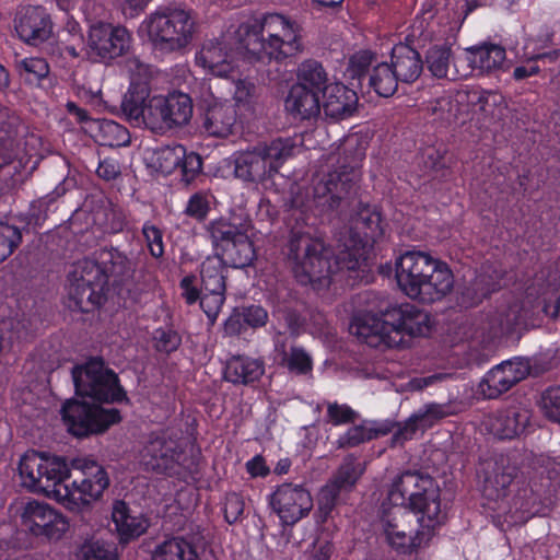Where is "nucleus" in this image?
I'll return each mask as SVG.
<instances>
[{"mask_svg": "<svg viewBox=\"0 0 560 560\" xmlns=\"http://www.w3.org/2000/svg\"><path fill=\"white\" fill-rule=\"evenodd\" d=\"M237 38L249 62H283L304 51L302 26L278 13L264 14L241 23Z\"/></svg>", "mask_w": 560, "mask_h": 560, "instance_id": "f257e3e1", "label": "nucleus"}, {"mask_svg": "<svg viewBox=\"0 0 560 560\" xmlns=\"http://www.w3.org/2000/svg\"><path fill=\"white\" fill-rule=\"evenodd\" d=\"M288 260L294 277L304 285H328L334 273L346 269L340 262V248L331 260V252L323 240L301 231L291 232Z\"/></svg>", "mask_w": 560, "mask_h": 560, "instance_id": "f03ea898", "label": "nucleus"}, {"mask_svg": "<svg viewBox=\"0 0 560 560\" xmlns=\"http://www.w3.org/2000/svg\"><path fill=\"white\" fill-rule=\"evenodd\" d=\"M298 147L295 139L291 137L257 142L232 155L230 164L233 166V175L244 183L265 186L295 154Z\"/></svg>", "mask_w": 560, "mask_h": 560, "instance_id": "7ed1b4c3", "label": "nucleus"}, {"mask_svg": "<svg viewBox=\"0 0 560 560\" xmlns=\"http://www.w3.org/2000/svg\"><path fill=\"white\" fill-rule=\"evenodd\" d=\"M410 509L383 504L381 523L387 542L398 552L411 555L425 547L435 535V529L443 523L419 516Z\"/></svg>", "mask_w": 560, "mask_h": 560, "instance_id": "20e7f679", "label": "nucleus"}, {"mask_svg": "<svg viewBox=\"0 0 560 560\" xmlns=\"http://www.w3.org/2000/svg\"><path fill=\"white\" fill-rule=\"evenodd\" d=\"M440 488L429 475L407 470L397 476L388 491L390 504L404 505L435 523H444L446 513L441 508Z\"/></svg>", "mask_w": 560, "mask_h": 560, "instance_id": "39448f33", "label": "nucleus"}, {"mask_svg": "<svg viewBox=\"0 0 560 560\" xmlns=\"http://www.w3.org/2000/svg\"><path fill=\"white\" fill-rule=\"evenodd\" d=\"M148 37L154 50L170 54L190 45L196 32L191 12L180 7H161L145 21Z\"/></svg>", "mask_w": 560, "mask_h": 560, "instance_id": "423d86ee", "label": "nucleus"}, {"mask_svg": "<svg viewBox=\"0 0 560 560\" xmlns=\"http://www.w3.org/2000/svg\"><path fill=\"white\" fill-rule=\"evenodd\" d=\"M381 214L370 206H362L351 219V225L340 234V262L347 270H357L365 264L368 250L383 236Z\"/></svg>", "mask_w": 560, "mask_h": 560, "instance_id": "0eeeda50", "label": "nucleus"}, {"mask_svg": "<svg viewBox=\"0 0 560 560\" xmlns=\"http://www.w3.org/2000/svg\"><path fill=\"white\" fill-rule=\"evenodd\" d=\"M359 173L354 166L342 165L314 180L306 200L301 195L292 199V206L303 211H317L319 214L337 209L355 189Z\"/></svg>", "mask_w": 560, "mask_h": 560, "instance_id": "6e6552de", "label": "nucleus"}, {"mask_svg": "<svg viewBox=\"0 0 560 560\" xmlns=\"http://www.w3.org/2000/svg\"><path fill=\"white\" fill-rule=\"evenodd\" d=\"M18 469L23 487L62 503L63 481L70 476V469L62 458L28 451L20 458Z\"/></svg>", "mask_w": 560, "mask_h": 560, "instance_id": "1a4fd4ad", "label": "nucleus"}, {"mask_svg": "<svg viewBox=\"0 0 560 560\" xmlns=\"http://www.w3.org/2000/svg\"><path fill=\"white\" fill-rule=\"evenodd\" d=\"M71 483H66L62 504L69 510H80L98 500L109 486V478L104 467L97 462L78 457L71 462Z\"/></svg>", "mask_w": 560, "mask_h": 560, "instance_id": "9d476101", "label": "nucleus"}, {"mask_svg": "<svg viewBox=\"0 0 560 560\" xmlns=\"http://www.w3.org/2000/svg\"><path fill=\"white\" fill-rule=\"evenodd\" d=\"M72 378L75 392L80 396L105 402L127 400L117 374L107 369L102 359L93 358L82 366H74Z\"/></svg>", "mask_w": 560, "mask_h": 560, "instance_id": "9b49d317", "label": "nucleus"}, {"mask_svg": "<svg viewBox=\"0 0 560 560\" xmlns=\"http://www.w3.org/2000/svg\"><path fill=\"white\" fill-rule=\"evenodd\" d=\"M104 279L90 258L79 261L69 276L68 306L82 313L98 307L104 301Z\"/></svg>", "mask_w": 560, "mask_h": 560, "instance_id": "f8f14e48", "label": "nucleus"}, {"mask_svg": "<svg viewBox=\"0 0 560 560\" xmlns=\"http://www.w3.org/2000/svg\"><path fill=\"white\" fill-rule=\"evenodd\" d=\"M238 27L219 38L206 40L196 54V63L219 78H230L237 69V57L246 59V51L238 40Z\"/></svg>", "mask_w": 560, "mask_h": 560, "instance_id": "ddd939ff", "label": "nucleus"}, {"mask_svg": "<svg viewBox=\"0 0 560 560\" xmlns=\"http://www.w3.org/2000/svg\"><path fill=\"white\" fill-rule=\"evenodd\" d=\"M61 412L68 431L78 438L104 432L120 421V415L116 408H103L77 400L67 401Z\"/></svg>", "mask_w": 560, "mask_h": 560, "instance_id": "4468645a", "label": "nucleus"}, {"mask_svg": "<svg viewBox=\"0 0 560 560\" xmlns=\"http://www.w3.org/2000/svg\"><path fill=\"white\" fill-rule=\"evenodd\" d=\"M131 43L132 36L126 27L97 22L90 26L86 52L93 61L108 63L127 54Z\"/></svg>", "mask_w": 560, "mask_h": 560, "instance_id": "2eb2a0df", "label": "nucleus"}, {"mask_svg": "<svg viewBox=\"0 0 560 560\" xmlns=\"http://www.w3.org/2000/svg\"><path fill=\"white\" fill-rule=\"evenodd\" d=\"M384 308L378 314L366 312L357 315L350 324V332L361 342L372 348H398L401 347V336L392 326L390 320L385 318Z\"/></svg>", "mask_w": 560, "mask_h": 560, "instance_id": "dca6fc26", "label": "nucleus"}, {"mask_svg": "<svg viewBox=\"0 0 560 560\" xmlns=\"http://www.w3.org/2000/svg\"><path fill=\"white\" fill-rule=\"evenodd\" d=\"M269 504L283 525H294L313 509V498L302 485L285 482L271 493Z\"/></svg>", "mask_w": 560, "mask_h": 560, "instance_id": "f3484780", "label": "nucleus"}, {"mask_svg": "<svg viewBox=\"0 0 560 560\" xmlns=\"http://www.w3.org/2000/svg\"><path fill=\"white\" fill-rule=\"evenodd\" d=\"M22 525L34 536L59 540L69 528V522L49 504L36 500L27 502L21 514Z\"/></svg>", "mask_w": 560, "mask_h": 560, "instance_id": "a211bd4d", "label": "nucleus"}, {"mask_svg": "<svg viewBox=\"0 0 560 560\" xmlns=\"http://www.w3.org/2000/svg\"><path fill=\"white\" fill-rule=\"evenodd\" d=\"M438 260L424 252L410 250L402 254L396 260V279L400 290L408 298L416 294V288Z\"/></svg>", "mask_w": 560, "mask_h": 560, "instance_id": "6ab92c4d", "label": "nucleus"}, {"mask_svg": "<svg viewBox=\"0 0 560 560\" xmlns=\"http://www.w3.org/2000/svg\"><path fill=\"white\" fill-rule=\"evenodd\" d=\"M104 276V285L109 282L113 285H127L132 282L137 264L125 253L116 248H102L94 254V258H90Z\"/></svg>", "mask_w": 560, "mask_h": 560, "instance_id": "aec40b11", "label": "nucleus"}, {"mask_svg": "<svg viewBox=\"0 0 560 560\" xmlns=\"http://www.w3.org/2000/svg\"><path fill=\"white\" fill-rule=\"evenodd\" d=\"M383 314L401 336V346L405 335L419 337L430 331V315L413 304H388Z\"/></svg>", "mask_w": 560, "mask_h": 560, "instance_id": "412c9836", "label": "nucleus"}, {"mask_svg": "<svg viewBox=\"0 0 560 560\" xmlns=\"http://www.w3.org/2000/svg\"><path fill=\"white\" fill-rule=\"evenodd\" d=\"M528 374V366L523 362L505 361L491 369L480 383L485 397L493 399L511 389Z\"/></svg>", "mask_w": 560, "mask_h": 560, "instance_id": "4be33fe9", "label": "nucleus"}, {"mask_svg": "<svg viewBox=\"0 0 560 560\" xmlns=\"http://www.w3.org/2000/svg\"><path fill=\"white\" fill-rule=\"evenodd\" d=\"M14 27L19 37L30 44L38 45L49 38L52 24L42 7H24L15 15Z\"/></svg>", "mask_w": 560, "mask_h": 560, "instance_id": "5701e85b", "label": "nucleus"}, {"mask_svg": "<svg viewBox=\"0 0 560 560\" xmlns=\"http://www.w3.org/2000/svg\"><path fill=\"white\" fill-rule=\"evenodd\" d=\"M453 287L454 276L452 270L446 262L439 259L425 275L424 280L416 288V294L410 295V299L431 304L443 300L451 293Z\"/></svg>", "mask_w": 560, "mask_h": 560, "instance_id": "b1692460", "label": "nucleus"}, {"mask_svg": "<svg viewBox=\"0 0 560 560\" xmlns=\"http://www.w3.org/2000/svg\"><path fill=\"white\" fill-rule=\"evenodd\" d=\"M180 450L177 440L164 434L150 439L143 452V462L148 469L168 472L177 464Z\"/></svg>", "mask_w": 560, "mask_h": 560, "instance_id": "393cba45", "label": "nucleus"}, {"mask_svg": "<svg viewBox=\"0 0 560 560\" xmlns=\"http://www.w3.org/2000/svg\"><path fill=\"white\" fill-rule=\"evenodd\" d=\"M465 52L470 73L491 75L505 68L506 51L498 44L483 43L466 48Z\"/></svg>", "mask_w": 560, "mask_h": 560, "instance_id": "a878e982", "label": "nucleus"}, {"mask_svg": "<svg viewBox=\"0 0 560 560\" xmlns=\"http://www.w3.org/2000/svg\"><path fill=\"white\" fill-rule=\"evenodd\" d=\"M530 421V412L526 408L511 407L490 416L486 422L488 430L501 440L521 435Z\"/></svg>", "mask_w": 560, "mask_h": 560, "instance_id": "bb28decb", "label": "nucleus"}, {"mask_svg": "<svg viewBox=\"0 0 560 560\" xmlns=\"http://www.w3.org/2000/svg\"><path fill=\"white\" fill-rule=\"evenodd\" d=\"M236 121L235 105L228 101H213L206 108L203 127L210 136L225 138L232 135Z\"/></svg>", "mask_w": 560, "mask_h": 560, "instance_id": "cd10ccee", "label": "nucleus"}, {"mask_svg": "<svg viewBox=\"0 0 560 560\" xmlns=\"http://www.w3.org/2000/svg\"><path fill=\"white\" fill-rule=\"evenodd\" d=\"M285 110L295 119H311L318 116L322 108L319 93L302 84H293L284 101Z\"/></svg>", "mask_w": 560, "mask_h": 560, "instance_id": "c85d7f7f", "label": "nucleus"}, {"mask_svg": "<svg viewBox=\"0 0 560 560\" xmlns=\"http://www.w3.org/2000/svg\"><path fill=\"white\" fill-rule=\"evenodd\" d=\"M390 67L401 83L415 82L423 71V60L418 50L406 44L395 45L390 54Z\"/></svg>", "mask_w": 560, "mask_h": 560, "instance_id": "c756f323", "label": "nucleus"}, {"mask_svg": "<svg viewBox=\"0 0 560 560\" xmlns=\"http://www.w3.org/2000/svg\"><path fill=\"white\" fill-rule=\"evenodd\" d=\"M323 108L327 116L343 119L355 110L357 93L341 83L329 84L323 93Z\"/></svg>", "mask_w": 560, "mask_h": 560, "instance_id": "7c9ffc66", "label": "nucleus"}, {"mask_svg": "<svg viewBox=\"0 0 560 560\" xmlns=\"http://www.w3.org/2000/svg\"><path fill=\"white\" fill-rule=\"evenodd\" d=\"M424 62L429 72L436 79L455 81L469 75L468 72H460L456 68L453 50L447 45L431 46L425 52Z\"/></svg>", "mask_w": 560, "mask_h": 560, "instance_id": "2f4dec72", "label": "nucleus"}, {"mask_svg": "<svg viewBox=\"0 0 560 560\" xmlns=\"http://www.w3.org/2000/svg\"><path fill=\"white\" fill-rule=\"evenodd\" d=\"M265 373L264 361L247 355H233L224 368L225 381L235 385H248L258 381Z\"/></svg>", "mask_w": 560, "mask_h": 560, "instance_id": "473e14b6", "label": "nucleus"}, {"mask_svg": "<svg viewBox=\"0 0 560 560\" xmlns=\"http://www.w3.org/2000/svg\"><path fill=\"white\" fill-rule=\"evenodd\" d=\"M112 520L119 539L128 542L142 535L148 528V521L141 513H135L124 501H116L113 506Z\"/></svg>", "mask_w": 560, "mask_h": 560, "instance_id": "72a5a7b5", "label": "nucleus"}, {"mask_svg": "<svg viewBox=\"0 0 560 560\" xmlns=\"http://www.w3.org/2000/svg\"><path fill=\"white\" fill-rule=\"evenodd\" d=\"M515 476L516 468L505 464L503 458L493 463L489 462L486 467L483 494L490 500L503 498Z\"/></svg>", "mask_w": 560, "mask_h": 560, "instance_id": "f704fd0d", "label": "nucleus"}, {"mask_svg": "<svg viewBox=\"0 0 560 560\" xmlns=\"http://www.w3.org/2000/svg\"><path fill=\"white\" fill-rule=\"evenodd\" d=\"M164 98L172 130L188 125L194 113L191 97L183 92H172L165 95Z\"/></svg>", "mask_w": 560, "mask_h": 560, "instance_id": "c9c22d12", "label": "nucleus"}, {"mask_svg": "<svg viewBox=\"0 0 560 560\" xmlns=\"http://www.w3.org/2000/svg\"><path fill=\"white\" fill-rule=\"evenodd\" d=\"M149 98L151 97L148 84L130 85L121 101V110L129 120L141 125Z\"/></svg>", "mask_w": 560, "mask_h": 560, "instance_id": "e433bc0d", "label": "nucleus"}, {"mask_svg": "<svg viewBox=\"0 0 560 560\" xmlns=\"http://www.w3.org/2000/svg\"><path fill=\"white\" fill-rule=\"evenodd\" d=\"M226 262L221 255L207 257L200 267L201 289L225 291Z\"/></svg>", "mask_w": 560, "mask_h": 560, "instance_id": "4c0bfd02", "label": "nucleus"}, {"mask_svg": "<svg viewBox=\"0 0 560 560\" xmlns=\"http://www.w3.org/2000/svg\"><path fill=\"white\" fill-rule=\"evenodd\" d=\"M151 560H200L194 546L182 537H172L156 545Z\"/></svg>", "mask_w": 560, "mask_h": 560, "instance_id": "58836bf2", "label": "nucleus"}, {"mask_svg": "<svg viewBox=\"0 0 560 560\" xmlns=\"http://www.w3.org/2000/svg\"><path fill=\"white\" fill-rule=\"evenodd\" d=\"M221 257L234 268L249 266L255 258V249L248 232L240 234L235 241L226 243Z\"/></svg>", "mask_w": 560, "mask_h": 560, "instance_id": "ea45409f", "label": "nucleus"}, {"mask_svg": "<svg viewBox=\"0 0 560 560\" xmlns=\"http://www.w3.org/2000/svg\"><path fill=\"white\" fill-rule=\"evenodd\" d=\"M167 118L166 102L163 95L149 98L141 125L158 135H165L172 130Z\"/></svg>", "mask_w": 560, "mask_h": 560, "instance_id": "a19ab883", "label": "nucleus"}, {"mask_svg": "<svg viewBox=\"0 0 560 560\" xmlns=\"http://www.w3.org/2000/svg\"><path fill=\"white\" fill-rule=\"evenodd\" d=\"M248 229L249 224L246 222L236 223L223 218L211 221L207 226L212 243L215 247H220L222 252L226 243L235 241L240 234L247 233Z\"/></svg>", "mask_w": 560, "mask_h": 560, "instance_id": "79ce46f5", "label": "nucleus"}, {"mask_svg": "<svg viewBox=\"0 0 560 560\" xmlns=\"http://www.w3.org/2000/svg\"><path fill=\"white\" fill-rule=\"evenodd\" d=\"M363 472L364 465L353 455H348L328 482L342 492H350Z\"/></svg>", "mask_w": 560, "mask_h": 560, "instance_id": "37998d69", "label": "nucleus"}, {"mask_svg": "<svg viewBox=\"0 0 560 560\" xmlns=\"http://www.w3.org/2000/svg\"><path fill=\"white\" fill-rule=\"evenodd\" d=\"M400 80L387 62L377 63L369 78V84L383 97L392 96L398 88Z\"/></svg>", "mask_w": 560, "mask_h": 560, "instance_id": "c03bdc74", "label": "nucleus"}, {"mask_svg": "<svg viewBox=\"0 0 560 560\" xmlns=\"http://www.w3.org/2000/svg\"><path fill=\"white\" fill-rule=\"evenodd\" d=\"M299 82L311 90H316L317 93H324L327 84V73L323 66L315 60H306L301 63L298 73Z\"/></svg>", "mask_w": 560, "mask_h": 560, "instance_id": "a18cd8bd", "label": "nucleus"}, {"mask_svg": "<svg viewBox=\"0 0 560 560\" xmlns=\"http://www.w3.org/2000/svg\"><path fill=\"white\" fill-rule=\"evenodd\" d=\"M184 158L185 149L183 145H165L154 150L151 162L161 173L171 174L179 167Z\"/></svg>", "mask_w": 560, "mask_h": 560, "instance_id": "49530a36", "label": "nucleus"}, {"mask_svg": "<svg viewBox=\"0 0 560 560\" xmlns=\"http://www.w3.org/2000/svg\"><path fill=\"white\" fill-rule=\"evenodd\" d=\"M468 98L474 112L482 114L486 118L494 117L503 102L502 95L491 91H472Z\"/></svg>", "mask_w": 560, "mask_h": 560, "instance_id": "de8ad7c7", "label": "nucleus"}, {"mask_svg": "<svg viewBox=\"0 0 560 560\" xmlns=\"http://www.w3.org/2000/svg\"><path fill=\"white\" fill-rule=\"evenodd\" d=\"M100 137L103 145L107 147H122L130 142V133L120 124L114 120H103L100 124Z\"/></svg>", "mask_w": 560, "mask_h": 560, "instance_id": "09e8293b", "label": "nucleus"}, {"mask_svg": "<svg viewBox=\"0 0 560 560\" xmlns=\"http://www.w3.org/2000/svg\"><path fill=\"white\" fill-rule=\"evenodd\" d=\"M343 492L327 482L322 487L317 498V520L325 522L332 513L334 509L340 501Z\"/></svg>", "mask_w": 560, "mask_h": 560, "instance_id": "8fccbe9b", "label": "nucleus"}, {"mask_svg": "<svg viewBox=\"0 0 560 560\" xmlns=\"http://www.w3.org/2000/svg\"><path fill=\"white\" fill-rule=\"evenodd\" d=\"M22 243V231L5 222H0V262L10 257Z\"/></svg>", "mask_w": 560, "mask_h": 560, "instance_id": "3c124183", "label": "nucleus"}, {"mask_svg": "<svg viewBox=\"0 0 560 560\" xmlns=\"http://www.w3.org/2000/svg\"><path fill=\"white\" fill-rule=\"evenodd\" d=\"M428 112L435 119L451 124L458 118L459 103L450 96L440 97L430 104Z\"/></svg>", "mask_w": 560, "mask_h": 560, "instance_id": "603ef678", "label": "nucleus"}, {"mask_svg": "<svg viewBox=\"0 0 560 560\" xmlns=\"http://www.w3.org/2000/svg\"><path fill=\"white\" fill-rule=\"evenodd\" d=\"M210 199L211 196L207 192H195L189 197L184 213L198 222L205 221L211 209Z\"/></svg>", "mask_w": 560, "mask_h": 560, "instance_id": "864d4df0", "label": "nucleus"}, {"mask_svg": "<svg viewBox=\"0 0 560 560\" xmlns=\"http://www.w3.org/2000/svg\"><path fill=\"white\" fill-rule=\"evenodd\" d=\"M20 73L28 82L39 81L49 74V65L44 58H24L18 62Z\"/></svg>", "mask_w": 560, "mask_h": 560, "instance_id": "5fc2aeb1", "label": "nucleus"}, {"mask_svg": "<svg viewBox=\"0 0 560 560\" xmlns=\"http://www.w3.org/2000/svg\"><path fill=\"white\" fill-rule=\"evenodd\" d=\"M539 406L548 420L560 424V386H551L544 390Z\"/></svg>", "mask_w": 560, "mask_h": 560, "instance_id": "6e6d98bb", "label": "nucleus"}, {"mask_svg": "<svg viewBox=\"0 0 560 560\" xmlns=\"http://www.w3.org/2000/svg\"><path fill=\"white\" fill-rule=\"evenodd\" d=\"M81 551L82 560H117L115 547L103 540L86 541Z\"/></svg>", "mask_w": 560, "mask_h": 560, "instance_id": "4d7b16f0", "label": "nucleus"}, {"mask_svg": "<svg viewBox=\"0 0 560 560\" xmlns=\"http://www.w3.org/2000/svg\"><path fill=\"white\" fill-rule=\"evenodd\" d=\"M282 361L290 372L307 374L312 371V359L302 348L292 347L283 352Z\"/></svg>", "mask_w": 560, "mask_h": 560, "instance_id": "13d9d810", "label": "nucleus"}, {"mask_svg": "<svg viewBox=\"0 0 560 560\" xmlns=\"http://www.w3.org/2000/svg\"><path fill=\"white\" fill-rule=\"evenodd\" d=\"M527 311L520 302L511 304L506 311L500 314L498 326L501 331H511L526 323Z\"/></svg>", "mask_w": 560, "mask_h": 560, "instance_id": "bf43d9fd", "label": "nucleus"}, {"mask_svg": "<svg viewBox=\"0 0 560 560\" xmlns=\"http://www.w3.org/2000/svg\"><path fill=\"white\" fill-rule=\"evenodd\" d=\"M200 307L211 322L214 323L225 301V291H207L201 289Z\"/></svg>", "mask_w": 560, "mask_h": 560, "instance_id": "052dcab7", "label": "nucleus"}, {"mask_svg": "<svg viewBox=\"0 0 560 560\" xmlns=\"http://www.w3.org/2000/svg\"><path fill=\"white\" fill-rule=\"evenodd\" d=\"M124 68L129 74L130 85L143 83L149 85L152 77V69L148 63H144L140 58L131 56L125 59Z\"/></svg>", "mask_w": 560, "mask_h": 560, "instance_id": "680f3d73", "label": "nucleus"}, {"mask_svg": "<svg viewBox=\"0 0 560 560\" xmlns=\"http://www.w3.org/2000/svg\"><path fill=\"white\" fill-rule=\"evenodd\" d=\"M256 98L257 88L254 83L247 80L235 82L234 101L240 108L252 112Z\"/></svg>", "mask_w": 560, "mask_h": 560, "instance_id": "e2e57ef3", "label": "nucleus"}, {"mask_svg": "<svg viewBox=\"0 0 560 560\" xmlns=\"http://www.w3.org/2000/svg\"><path fill=\"white\" fill-rule=\"evenodd\" d=\"M63 189L59 190L57 188L52 194H49L45 197L38 198L37 200L33 201L31 203L28 211L30 222L34 223L35 225L42 224L47 218L49 205L54 202L58 197L63 195Z\"/></svg>", "mask_w": 560, "mask_h": 560, "instance_id": "0e129e2a", "label": "nucleus"}, {"mask_svg": "<svg viewBox=\"0 0 560 560\" xmlns=\"http://www.w3.org/2000/svg\"><path fill=\"white\" fill-rule=\"evenodd\" d=\"M154 347L158 351L171 353L182 343V338L172 328H158L153 335Z\"/></svg>", "mask_w": 560, "mask_h": 560, "instance_id": "69168bd1", "label": "nucleus"}, {"mask_svg": "<svg viewBox=\"0 0 560 560\" xmlns=\"http://www.w3.org/2000/svg\"><path fill=\"white\" fill-rule=\"evenodd\" d=\"M358 413L348 405L327 402L326 420L332 425L348 424L354 422Z\"/></svg>", "mask_w": 560, "mask_h": 560, "instance_id": "338daca9", "label": "nucleus"}, {"mask_svg": "<svg viewBox=\"0 0 560 560\" xmlns=\"http://www.w3.org/2000/svg\"><path fill=\"white\" fill-rule=\"evenodd\" d=\"M375 55L369 50H361L350 57L347 72L350 78L360 80L369 70Z\"/></svg>", "mask_w": 560, "mask_h": 560, "instance_id": "774afa93", "label": "nucleus"}]
</instances>
